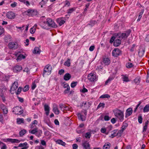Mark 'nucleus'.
<instances>
[{
    "label": "nucleus",
    "instance_id": "obj_1",
    "mask_svg": "<svg viewBox=\"0 0 149 149\" xmlns=\"http://www.w3.org/2000/svg\"><path fill=\"white\" fill-rule=\"evenodd\" d=\"M131 33L130 30H128L123 33L117 34L116 35V39L113 42L114 46H119L121 44V40L122 39H125Z\"/></svg>",
    "mask_w": 149,
    "mask_h": 149
},
{
    "label": "nucleus",
    "instance_id": "obj_2",
    "mask_svg": "<svg viewBox=\"0 0 149 149\" xmlns=\"http://www.w3.org/2000/svg\"><path fill=\"white\" fill-rule=\"evenodd\" d=\"M41 27L44 29H47L48 27L56 28L57 26L54 22L50 18H48L47 19V21L43 22L41 23Z\"/></svg>",
    "mask_w": 149,
    "mask_h": 149
},
{
    "label": "nucleus",
    "instance_id": "obj_3",
    "mask_svg": "<svg viewBox=\"0 0 149 149\" xmlns=\"http://www.w3.org/2000/svg\"><path fill=\"white\" fill-rule=\"evenodd\" d=\"M114 115L117 117L121 122H122L124 119L123 111L120 109H116L113 111Z\"/></svg>",
    "mask_w": 149,
    "mask_h": 149
},
{
    "label": "nucleus",
    "instance_id": "obj_4",
    "mask_svg": "<svg viewBox=\"0 0 149 149\" xmlns=\"http://www.w3.org/2000/svg\"><path fill=\"white\" fill-rule=\"evenodd\" d=\"M52 67L50 65H47L44 68V71L42 73L43 76L44 77L46 75H48L51 71Z\"/></svg>",
    "mask_w": 149,
    "mask_h": 149
},
{
    "label": "nucleus",
    "instance_id": "obj_5",
    "mask_svg": "<svg viewBox=\"0 0 149 149\" xmlns=\"http://www.w3.org/2000/svg\"><path fill=\"white\" fill-rule=\"evenodd\" d=\"M8 47L10 49L12 50L16 49L18 47V43L15 42H10L8 45Z\"/></svg>",
    "mask_w": 149,
    "mask_h": 149
},
{
    "label": "nucleus",
    "instance_id": "obj_6",
    "mask_svg": "<svg viewBox=\"0 0 149 149\" xmlns=\"http://www.w3.org/2000/svg\"><path fill=\"white\" fill-rule=\"evenodd\" d=\"M22 107L17 106L13 108V112L15 114L20 115L23 113V110Z\"/></svg>",
    "mask_w": 149,
    "mask_h": 149
},
{
    "label": "nucleus",
    "instance_id": "obj_7",
    "mask_svg": "<svg viewBox=\"0 0 149 149\" xmlns=\"http://www.w3.org/2000/svg\"><path fill=\"white\" fill-rule=\"evenodd\" d=\"M88 78L91 82L96 81L97 80L95 74L92 73H90L88 75Z\"/></svg>",
    "mask_w": 149,
    "mask_h": 149
},
{
    "label": "nucleus",
    "instance_id": "obj_8",
    "mask_svg": "<svg viewBox=\"0 0 149 149\" xmlns=\"http://www.w3.org/2000/svg\"><path fill=\"white\" fill-rule=\"evenodd\" d=\"M121 54V51L118 49H115L112 51V55L115 57H117Z\"/></svg>",
    "mask_w": 149,
    "mask_h": 149
},
{
    "label": "nucleus",
    "instance_id": "obj_9",
    "mask_svg": "<svg viewBox=\"0 0 149 149\" xmlns=\"http://www.w3.org/2000/svg\"><path fill=\"white\" fill-rule=\"evenodd\" d=\"M3 141L5 142H11L12 143H18L20 141L16 139H12L11 138H8L6 139H4Z\"/></svg>",
    "mask_w": 149,
    "mask_h": 149
},
{
    "label": "nucleus",
    "instance_id": "obj_10",
    "mask_svg": "<svg viewBox=\"0 0 149 149\" xmlns=\"http://www.w3.org/2000/svg\"><path fill=\"white\" fill-rule=\"evenodd\" d=\"M27 14L28 15L33 16L37 15L38 13L36 10L29 9L27 11Z\"/></svg>",
    "mask_w": 149,
    "mask_h": 149
},
{
    "label": "nucleus",
    "instance_id": "obj_11",
    "mask_svg": "<svg viewBox=\"0 0 149 149\" xmlns=\"http://www.w3.org/2000/svg\"><path fill=\"white\" fill-rule=\"evenodd\" d=\"M6 16L7 18L10 19H14L15 16V13L12 12H9L7 13L6 14Z\"/></svg>",
    "mask_w": 149,
    "mask_h": 149
},
{
    "label": "nucleus",
    "instance_id": "obj_12",
    "mask_svg": "<svg viewBox=\"0 0 149 149\" xmlns=\"http://www.w3.org/2000/svg\"><path fill=\"white\" fill-rule=\"evenodd\" d=\"M22 68L21 66L19 65H17L13 67V70L15 72H17L20 71L22 70Z\"/></svg>",
    "mask_w": 149,
    "mask_h": 149
},
{
    "label": "nucleus",
    "instance_id": "obj_13",
    "mask_svg": "<svg viewBox=\"0 0 149 149\" xmlns=\"http://www.w3.org/2000/svg\"><path fill=\"white\" fill-rule=\"evenodd\" d=\"M82 146L84 149H91L90 145L87 141H85L82 143Z\"/></svg>",
    "mask_w": 149,
    "mask_h": 149
},
{
    "label": "nucleus",
    "instance_id": "obj_14",
    "mask_svg": "<svg viewBox=\"0 0 149 149\" xmlns=\"http://www.w3.org/2000/svg\"><path fill=\"white\" fill-rule=\"evenodd\" d=\"M18 87V82L17 81H15L13 84V85L12 86L10 91H11V90H12L13 91L15 90L16 89H17V88Z\"/></svg>",
    "mask_w": 149,
    "mask_h": 149
},
{
    "label": "nucleus",
    "instance_id": "obj_15",
    "mask_svg": "<svg viewBox=\"0 0 149 149\" xmlns=\"http://www.w3.org/2000/svg\"><path fill=\"white\" fill-rule=\"evenodd\" d=\"M77 116L79 119L81 120L82 121H84L86 120V117L82 114V113H78L77 114Z\"/></svg>",
    "mask_w": 149,
    "mask_h": 149
},
{
    "label": "nucleus",
    "instance_id": "obj_16",
    "mask_svg": "<svg viewBox=\"0 0 149 149\" xmlns=\"http://www.w3.org/2000/svg\"><path fill=\"white\" fill-rule=\"evenodd\" d=\"M53 111L56 114H58L59 113V111L56 105H54L53 107Z\"/></svg>",
    "mask_w": 149,
    "mask_h": 149
},
{
    "label": "nucleus",
    "instance_id": "obj_17",
    "mask_svg": "<svg viewBox=\"0 0 149 149\" xmlns=\"http://www.w3.org/2000/svg\"><path fill=\"white\" fill-rule=\"evenodd\" d=\"M38 121L36 120H34L30 125V128L31 129L33 128L36 127L38 124Z\"/></svg>",
    "mask_w": 149,
    "mask_h": 149
},
{
    "label": "nucleus",
    "instance_id": "obj_18",
    "mask_svg": "<svg viewBox=\"0 0 149 149\" xmlns=\"http://www.w3.org/2000/svg\"><path fill=\"white\" fill-rule=\"evenodd\" d=\"M71 76L68 73L65 74L64 76V79L65 81L69 80L71 78Z\"/></svg>",
    "mask_w": 149,
    "mask_h": 149
},
{
    "label": "nucleus",
    "instance_id": "obj_19",
    "mask_svg": "<svg viewBox=\"0 0 149 149\" xmlns=\"http://www.w3.org/2000/svg\"><path fill=\"white\" fill-rule=\"evenodd\" d=\"M103 62L105 65H108L110 63V61L108 58H106L103 59Z\"/></svg>",
    "mask_w": 149,
    "mask_h": 149
},
{
    "label": "nucleus",
    "instance_id": "obj_20",
    "mask_svg": "<svg viewBox=\"0 0 149 149\" xmlns=\"http://www.w3.org/2000/svg\"><path fill=\"white\" fill-rule=\"evenodd\" d=\"M45 110L46 112V114L47 115H48L49 111V107L48 105H45L44 106Z\"/></svg>",
    "mask_w": 149,
    "mask_h": 149
},
{
    "label": "nucleus",
    "instance_id": "obj_21",
    "mask_svg": "<svg viewBox=\"0 0 149 149\" xmlns=\"http://www.w3.org/2000/svg\"><path fill=\"white\" fill-rule=\"evenodd\" d=\"M49 0H42L40 3V5H41V7L42 8L44 6L46 5L47 3V2Z\"/></svg>",
    "mask_w": 149,
    "mask_h": 149
},
{
    "label": "nucleus",
    "instance_id": "obj_22",
    "mask_svg": "<svg viewBox=\"0 0 149 149\" xmlns=\"http://www.w3.org/2000/svg\"><path fill=\"white\" fill-rule=\"evenodd\" d=\"M40 50L39 47H36L35 48L33 51V53L35 54H40Z\"/></svg>",
    "mask_w": 149,
    "mask_h": 149
},
{
    "label": "nucleus",
    "instance_id": "obj_23",
    "mask_svg": "<svg viewBox=\"0 0 149 149\" xmlns=\"http://www.w3.org/2000/svg\"><path fill=\"white\" fill-rule=\"evenodd\" d=\"M132 108H130L127 109L126 111V115L128 116H130L132 113Z\"/></svg>",
    "mask_w": 149,
    "mask_h": 149
},
{
    "label": "nucleus",
    "instance_id": "obj_24",
    "mask_svg": "<svg viewBox=\"0 0 149 149\" xmlns=\"http://www.w3.org/2000/svg\"><path fill=\"white\" fill-rule=\"evenodd\" d=\"M97 23V22L95 20H91L90 22V23L88 24L87 26L89 25L91 26H92L96 24Z\"/></svg>",
    "mask_w": 149,
    "mask_h": 149
},
{
    "label": "nucleus",
    "instance_id": "obj_25",
    "mask_svg": "<svg viewBox=\"0 0 149 149\" xmlns=\"http://www.w3.org/2000/svg\"><path fill=\"white\" fill-rule=\"evenodd\" d=\"M57 22L60 26H61L65 22L64 20H62L60 19H58L57 20Z\"/></svg>",
    "mask_w": 149,
    "mask_h": 149
},
{
    "label": "nucleus",
    "instance_id": "obj_26",
    "mask_svg": "<svg viewBox=\"0 0 149 149\" xmlns=\"http://www.w3.org/2000/svg\"><path fill=\"white\" fill-rule=\"evenodd\" d=\"M144 52L145 50L143 49L139 50L138 52L139 56L140 57H142L144 54Z\"/></svg>",
    "mask_w": 149,
    "mask_h": 149
},
{
    "label": "nucleus",
    "instance_id": "obj_27",
    "mask_svg": "<svg viewBox=\"0 0 149 149\" xmlns=\"http://www.w3.org/2000/svg\"><path fill=\"white\" fill-rule=\"evenodd\" d=\"M38 130V128L36 127L32 130H29V132L32 134H35L36 135Z\"/></svg>",
    "mask_w": 149,
    "mask_h": 149
},
{
    "label": "nucleus",
    "instance_id": "obj_28",
    "mask_svg": "<svg viewBox=\"0 0 149 149\" xmlns=\"http://www.w3.org/2000/svg\"><path fill=\"white\" fill-rule=\"evenodd\" d=\"M110 146V144L109 143H105L104 145L103 148V149H109Z\"/></svg>",
    "mask_w": 149,
    "mask_h": 149
},
{
    "label": "nucleus",
    "instance_id": "obj_29",
    "mask_svg": "<svg viewBox=\"0 0 149 149\" xmlns=\"http://www.w3.org/2000/svg\"><path fill=\"white\" fill-rule=\"evenodd\" d=\"M128 124L126 122H124L123 123L121 130H122V131H124L128 126Z\"/></svg>",
    "mask_w": 149,
    "mask_h": 149
},
{
    "label": "nucleus",
    "instance_id": "obj_30",
    "mask_svg": "<svg viewBox=\"0 0 149 149\" xmlns=\"http://www.w3.org/2000/svg\"><path fill=\"white\" fill-rule=\"evenodd\" d=\"M26 132V131L25 129L20 131L19 132V135L20 136H22Z\"/></svg>",
    "mask_w": 149,
    "mask_h": 149
},
{
    "label": "nucleus",
    "instance_id": "obj_31",
    "mask_svg": "<svg viewBox=\"0 0 149 149\" xmlns=\"http://www.w3.org/2000/svg\"><path fill=\"white\" fill-rule=\"evenodd\" d=\"M105 104L104 103H100L98 105L96 108V110H98L101 107L103 108L105 107Z\"/></svg>",
    "mask_w": 149,
    "mask_h": 149
},
{
    "label": "nucleus",
    "instance_id": "obj_32",
    "mask_svg": "<svg viewBox=\"0 0 149 149\" xmlns=\"http://www.w3.org/2000/svg\"><path fill=\"white\" fill-rule=\"evenodd\" d=\"M57 143L59 144H61L63 146H65L66 145V143L65 142H63L61 140H58L56 141Z\"/></svg>",
    "mask_w": 149,
    "mask_h": 149
},
{
    "label": "nucleus",
    "instance_id": "obj_33",
    "mask_svg": "<svg viewBox=\"0 0 149 149\" xmlns=\"http://www.w3.org/2000/svg\"><path fill=\"white\" fill-rule=\"evenodd\" d=\"M144 112H147L149 111V104L146 105L143 109Z\"/></svg>",
    "mask_w": 149,
    "mask_h": 149
},
{
    "label": "nucleus",
    "instance_id": "obj_34",
    "mask_svg": "<svg viewBox=\"0 0 149 149\" xmlns=\"http://www.w3.org/2000/svg\"><path fill=\"white\" fill-rule=\"evenodd\" d=\"M25 57L23 55L21 54L19 55L17 57V61L21 60L22 59H24Z\"/></svg>",
    "mask_w": 149,
    "mask_h": 149
},
{
    "label": "nucleus",
    "instance_id": "obj_35",
    "mask_svg": "<svg viewBox=\"0 0 149 149\" xmlns=\"http://www.w3.org/2000/svg\"><path fill=\"white\" fill-rule=\"evenodd\" d=\"M42 133V130H38L36 135L39 137L41 136Z\"/></svg>",
    "mask_w": 149,
    "mask_h": 149
},
{
    "label": "nucleus",
    "instance_id": "obj_36",
    "mask_svg": "<svg viewBox=\"0 0 149 149\" xmlns=\"http://www.w3.org/2000/svg\"><path fill=\"white\" fill-rule=\"evenodd\" d=\"M82 106H84L86 107V108L88 109L89 107V102H84L82 104Z\"/></svg>",
    "mask_w": 149,
    "mask_h": 149
},
{
    "label": "nucleus",
    "instance_id": "obj_37",
    "mask_svg": "<svg viewBox=\"0 0 149 149\" xmlns=\"http://www.w3.org/2000/svg\"><path fill=\"white\" fill-rule=\"evenodd\" d=\"M117 132V130H114L112 131V132L113 133L111 134L110 137H111L112 138H113L114 137L116 136V133Z\"/></svg>",
    "mask_w": 149,
    "mask_h": 149
},
{
    "label": "nucleus",
    "instance_id": "obj_38",
    "mask_svg": "<svg viewBox=\"0 0 149 149\" xmlns=\"http://www.w3.org/2000/svg\"><path fill=\"white\" fill-rule=\"evenodd\" d=\"M70 59L68 58V60L65 62L64 63V65L68 66L69 67L70 66Z\"/></svg>",
    "mask_w": 149,
    "mask_h": 149
},
{
    "label": "nucleus",
    "instance_id": "obj_39",
    "mask_svg": "<svg viewBox=\"0 0 149 149\" xmlns=\"http://www.w3.org/2000/svg\"><path fill=\"white\" fill-rule=\"evenodd\" d=\"M17 121L18 124H20L21 123H24V119L23 118H17Z\"/></svg>",
    "mask_w": 149,
    "mask_h": 149
},
{
    "label": "nucleus",
    "instance_id": "obj_40",
    "mask_svg": "<svg viewBox=\"0 0 149 149\" xmlns=\"http://www.w3.org/2000/svg\"><path fill=\"white\" fill-rule=\"evenodd\" d=\"M76 9L75 8H73L68 10L67 11L68 13H71L74 11Z\"/></svg>",
    "mask_w": 149,
    "mask_h": 149
},
{
    "label": "nucleus",
    "instance_id": "obj_41",
    "mask_svg": "<svg viewBox=\"0 0 149 149\" xmlns=\"http://www.w3.org/2000/svg\"><path fill=\"white\" fill-rule=\"evenodd\" d=\"M123 131H122V130L120 131H118V132L116 134V136H118V137H120L122 135V134Z\"/></svg>",
    "mask_w": 149,
    "mask_h": 149
},
{
    "label": "nucleus",
    "instance_id": "obj_42",
    "mask_svg": "<svg viewBox=\"0 0 149 149\" xmlns=\"http://www.w3.org/2000/svg\"><path fill=\"white\" fill-rule=\"evenodd\" d=\"M123 77V80L124 81L128 82L129 81L128 78L125 75H122Z\"/></svg>",
    "mask_w": 149,
    "mask_h": 149
},
{
    "label": "nucleus",
    "instance_id": "obj_43",
    "mask_svg": "<svg viewBox=\"0 0 149 149\" xmlns=\"http://www.w3.org/2000/svg\"><path fill=\"white\" fill-rule=\"evenodd\" d=\"M116 34L115 35V36H112L110 40V42L111 43H112L114 41L115 39H116Z\"/></svg>",
    "mask_w": 149,
    "mask_h": 149
},
{
    "label": "nucleus",
    "instance_id": "obj_44",
    "mask_svg": "<svg viewBox=\"0 0 149 149\" xmlns=\"http://www.w3.org/2000/svg\"><path fill=\"white\" fill-rule=\"evenodd\" d=\"M110 97V96L108 94H105L101 95L100 98H109Z\"/></svg>",
    "mask_w": 149,
    "mask_h": 149
},
{
    "label": "nucleus",
    "instance_id": "obj_45",
    "mask_svg": "<svg viewBox=\"0 0 149 149\" xmlns=\"http://www.w3.org/2000/svg\"><path fill=\"white\" fill-rule=\"evenodd\" d=\"M36 30V28L33 27L32 28H31L30 29V32L32 34H33L35 33Z\"/></svg>",
    "mask_w": 149,
    "mask_h": 149
},
{
    "label": "nucleus",
    "instance_id": "obj_46",
    "mask_svg": "<svg viewBox=\"0 0 149 149\" xmlns=\"http://www.w3.org/2000/svg\"><path fill=\"white\" fill-rule=\"evenodd\" d=\"M126 66L128 68H130L133 66V64L131 63H128L126 64Z\"/></svg>",
    "mask_w": 149,
    "mask_h": 149
},
{
    "label": "nucleus",
    "instance_id": "obj_47",
    "mask_svg": "<svg viewBox=\"0 0 149 149\" xmlns=\"http://www.w3.org/2000/svg\"><path fill=\"white\" fill-rule=\"evenodd\" d=\"M106 128H102L101 129L100 132L102 133H105L106 134H107L108 133V132L106 133Z\"/></svg>",
    "mask_w": 149,
    "mask_h": 149
},
{
    "label": "nucleus",
    "instance_id": "obj_48",
    "mask_svg": "<svg viewBox=\"0 0 149 149\" xmlns=\"http://www.w3.org/2000/svg\"><path fill=\"white\" fill-rule=\"evenodd\" d=\"M77 81L73 82L71 84V86L72 88L74 87L77 85Z\"/></svg>",
    "mask_w": 149,
    "mask_h": 149
},
{
    "label": "nucleus",
    "instance_id": "obj_49",
    "mask_svg": "<svg viewBox=\"0 0 149 149\" xmlns=\"http://www.w3.org/2000/svg\"><path fill=\"white\" fill-rule=\"evenodd\" d=\"M91 136V133L89 132H88L86 133L85 137L86 138H90Z\"/></svg>",
    "mask_w": 149,
    "mask_h": 149
},
{
    "label": "nucleus",
    "instance_id": "obj_50",
    "mask_svg": "<svg viewBox=\"0 0 149 149\" xmlns=\"http://www.w3.org/2000/svg\"><path fill=\"white\" fill-rule=\"evenodd\" d=\"M140 81V78L138 77L136 78L134 80V82L137 84L139 83Z\"/></svg>",
    "mask_w": 149,
    "mask_h": 149
},
{
    "label": "nucleus",
    "instance_id": "obj_51",
    "mask_svg": "<svg viewBox=\"0 0 149 149\" xmlns=\"http://www.w3.org/2000/svg\"><path fill=\"white\" fill-rule=\"evenodd\" d=\"M138 120L139 122L141 124L142 123L143 119H142V117L141 116H138Z\"/></svg>",
    "mask_w": 149,
    "mask_h": 149
},
{
    "label": "nucleus",
    "instance_id": "obj_52",
    "mask_svg": "<svg viewBox=\"0 0 149 149\" xmlns=\"http://www.w3.org/2000/svg\"><path fill=\"white\" fill-rule=\"evenodd\" d=\"M29 89V87L28 85H26L24 88L23 90L24 92H26L28 91Z\"/></svg>",
    "mask_w": 149,
    "mask_h": 149
},
{
    "label": "nucleus",
    "instance_id": "obj_53",
    "mask_svg": "<svg viewBox=\"0 0 149 149\" xmlns=\"http://www.w3.org/2000/svg\"><path fill=\"white\" fill-rule=\"evenodd\" d=\"M27 145V143L26 142H25L23 143H20L19 145V147H23L24 146L26 147Z\"/></svg>",
    "mask_w": 149,
    "mask_h": 149
},
{
    "label": "nucleus",
    "instance_id": "obj_54",
    "mask_svg": "<svg viewBox=\"0 0 149 149\" xmlns=\"http://www.w3.org/2000/svg\"><path fill=\"white\" fill-rule=\"evenodd\" d=\"M110 118V117L107 115L105 116L104 117V119L105 121H108L109 120Z\"/></svg>",
    "mask_w": 149,
    "mask_h": 149
},
{
    "label": "nucleus",
    "instance_id": "obj_55",
    "mask_svg": "<svg viewBox=\"0 0 149 149\" xmlns=\"http://www.w3.org/2000/svg\"><path fill=\"white\" fill-rule=\"evenodd\" d=\"M41 144L44 146H46V142L44 140H41Z\"/></svg>",
    "mask_w": 149,
    "mask_h": 149
},
{
    "label": "nucleus",
    "instance_id": "obj_56",
    "mask_svg": "<svg viewBox=\"0 0 149 149\" xmlns=\"http://www.w3.org/2000/svg\"><path fill=\"white\" fill-rule=\"evenodd\" d=\"M21 89L22 88L20 87H19L17 90V92L16 93V94L17 95L19 94L20 93L21 91Z\"/></svg>",
    "mask_w": 149,
    "mask_h": 149
},
{
    "label": "nucleus",
    "instance_id": "obj_57",
    "mask_svg": "<svg viewBox=\"0 0 149 149\" xmlns=\"http://www.w3.org/2000/svg\"><path fill=\"white\" fill-rule=\"evenodd\" d=\"M17 5V3L16 2H14L13 3H11L10 5L11 6L14 8Z\"/></svg>",
    "mask_w": 149,
    "mask_h": 149
},
{
    "label": "nucleus",
    "instance_id": "obj_58",
    "mask_svg": "<svg viewBox=\"0 0 149 149\" xmlns=\"http://www.w3.org/2000/svg\"><path fill=\"white\" fill-rule=\"evenodd\" d=\"M2 110L4 114H6L8 112V110L6 108H5V109H3Z\"/></svg>",
    "mask_w": 149,
    "mask_h": 149
},
{
    "label": "nucleus",
    "instance_id": "obj_59",
    "mask_svg": "<svg viewBox=\"0 0 149 149\" xmlns=\"http://www.w3.org/2000/svg\"><path fill=\"white\" fill-rule=\"evenodd\" d=\"M70 90V86L68 87L64 91V93L65 94L67 93H68V91H69Z\"/></svg>",
    "mask_w": 149,
    "mask_h": 149
},
{
    "label": "nucleus",
    "instance_id": "obj_60",
    "mask_svg": "<svg viewBox=\"0 0 149 149\" xmlns=\"http://www.w3.org/2000/svg\"><path fill=\"white\" fill-rule=\"evenodd\" d=\"M72 149H77L78 148V146L76 144H74L72 145Z\"/></svg>",
    "mask_w": 149,
    "mask_h": 149
},
{
    "label": "nucleus",
    "instance_id": "obj_61",
    "mask_svg": "<svg viewBox=\"0 0 149 149\" xmlns=\"http://www.w3.org/2000/svg\"><path fill=\"white\" fill-rule=\"evenodd\" d=\"M17 98L18 99L19 101L21 102H24V99L23 98L20 97H17Z\"/></svg>",
    "mask_w": 149,
    "mask_h": 149
},
{
    "label": "nucleus",
    "instance_id": "obj_62",
    "mask_svg": "<svg viewBox=\"0 0 149 149\" xmlns=\"http://www.w3.org/2000/svg\"><path fill=\"white\" fill-rule=\"evenodd\" d=\"M95 48V46L93 45L91 46L89 48V50L91 51H92Z\"/></svg>",
    "mask_w": 149,
    "mask_h": 149
},
{
    "label": "nucleus",
    "instance_id": "obj_63",
    "mask_svg": "<svg viewBox=\"0 0 149 149\" xmlns=\"http://www.w3.org/2000/svg\"><path fill=\"white\" fill-rule=\"evenodd\" d=\"M64 72V71L63 69H61L60 70L58 71V73L60 74V75H61L62 74H63Z\"/></svg>",
    "mask_w": 149,
    "mask_h": 149
},
{
    "label": "nucleus",
    "instance_id": "obj_64",
    "mask_svg": "<svg viewBox=\"0 0 149 149\" xmlns=\"http://www.w3.org/2000/svg\"><path fill=\"white\" fill-rule=\"evenodd\" d=\"M7 148V147L6 145L4 143L3 146L1 148V149H6Z\"/></svg>",
    "mask_w": 149,
    "mask_h": 149
}]
</instances>
